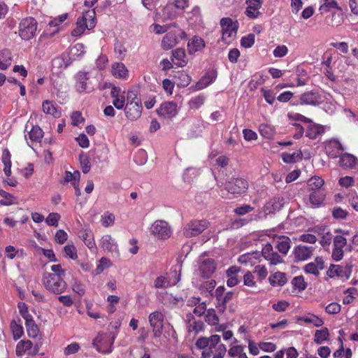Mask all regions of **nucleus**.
<instances>
[{
	"instance_id": "obj_1",
	"label": "nucleus",
	"mask_w": 358,
	"mask_h": 358,
	"mask_svg": "<svg viewBox=\"0 0 358 358\" xmlns=\"http://www.w3.org/2000/svg\"><path fill=\"white\" fill-rule=\"evenodd\" d=\"M220 337L218 335H212L210 337H201L196 342V346L202 349V358H222L227 348L224 345L219 344Z\"/></svg>"
},
{
	"instance_id": "obj_2",
	"label": "nucleus",
	"mask_w": 358,
	"mask_h": 358,
	"mask_svg": "<svg viewBox=\"0 0 358 358\" xmlns=\"http://www.w3.org/2000/svg\"><path fill=\"white\" fill-rule=\"evenodd\" d=\"M42 283L49 292L55 294L63 293L67 287L66 282L63 277L56 274H50V273L43 274Z\"/></svg>"
},
{
	"instance_id": "obj_3",
	"label": "nucleus",
	"mask_w": 358,
	"mask_h": 358,
	"mask_svg": "<svg viewBox=\"0 0 358 358\" xmlns=\"http://www.w3.org/2000/svg\"><path fill=\"white\" fill-rule=\"evenodd\" d=\"M95 25V12L94 10H88L82 17L78 18L76 27L72 31V35L73 36H79L83 34L86 29H92Z\"/></svg>"
},
{
	"instance_id": "obj_4",
	"label": "nucleus",
	"mask_w": 358,
	"mask_h": 358,
	"mask_svg": "<svg viewBox=\"0 0 358 358\" xmlns=\"http://www.w3.org/2000/svg\"><path fill=\"white\" fill-rule=\"evenodd\" d=\"M38 22L31 17L22 19L18 27L20 37L24 41L31 39L36 35Z\"/></svg>"
},
{
	"instance_id": "obj_5",
	"label": "nucleus",
	"mask_w": 358,
	"mask_h": 358,
	"mask_svg": "<svg viewBox=\"0 0 358 358\" xmlns=\"http://www.w3.org/2000/svg\"><path fill=\"white\" fill-rule=\"evenodd\" d=\"M222 31V41L230 43L236 37L238 30V22L229 17H224L220 20Z\"/></svg>"
},
{
	"instance_id": "obj_6",
	"label": "nucleus",
	"mask_w": 358,
	"mask_h": 358,
	"mask_svg": "<svg viewBox=\"0 0 358 358\" xmlns=\"http://www.w3.org/2000/svg\"><path fill=\"white\" fill-rule=\"evenodd\" d=\"M209 222L206 220H193L189 221L183 229V234L186 237L196 236L206 230Z\"/></svg>"
},
{
	"instance_id": "obj_7",
	"label": "nucleus",
	"mask_w": 358,
	"mask_h": 358,
	"mask_svg": "<svg viewBox=\"0 0 358 358\" xmlns=\"http://www.w3.org/2000/svg\"><path fill=\"white\" fill-rule=\"evenodd\" d=\"M152 234L158 239L165 240L169 238L172 234L171 228L169 223L164 220H156L151 227Z\"/></svg>"
},
{
	"instance_id": "obj_8",
	"label": "nucleus",
	"mask_w": 358,
	"mask_h": 358,
	"mask_svg": "<svg viewBox=\"0 0 358 358\" xmlns=\"http://www.w3.org/2000/svg\"><path fill=\"white\" fill-rule=\"evenodd\" d=\"M99 247L107 253H110L112 255L117 257H120V250L117 241L110 234H105L102 236L99 241Z\"/></svg>"
},
{
	"instance_id": "obj_9",
	"label": "nucleus",
	"mask_w": 358,
	"mask_h": 358,
	"mask_svg": "<svg viewBox=\"0 0 358 358\" xmlns=\"http://www.w3.org/2000/svg\"><path fill=\"white\" fill-rule=\"evenodd\" d=\"M248 182L241 178H234L225 183V190L231 194H241L248 189Z\"/></svg>"
},
{
	"instance_id": "obj_10",
	"label": "nucleus",
	"mask_w": 358,
	"mask_h": 358,
	"mask_svg": "<svg viewBox=\"0 0 358 358\" xmlns=\"http://www.w3.org/2000/svg\"><path fill=\"white\" fill-rule=\"evenodd\" d=\"M114 339V337L110 338L107 334H102L97 336L93 343L99 352L110 353L112 351Z\"/></svg>"
},
{
	"instance_id": "obj_11",
	"label": "nucleus",
	"mask_w": 358,
	"mask_h": 358,
	"mask_svg": "<svg viewBox=\"0 0 358 358\" xmlns=\"http://www.w3.org/2000/svg\"><path fill=\"white\" fill-rule=\"evenodd\" d=\"M352 273V266L346 264L345 266L338 264H331L327 273L329 278H342L348 279Z\"/></svg>"
},
{
	"instance_id": "obj_12",
	"label": "nucleus",
	"mask_w": 358,
	"mask_h": 358,
	"mask_svg": "<svg viewBox=\"0 0 358 358\" xmlns=\"http://www.w3.org/2000/svg\"><path fill=\"white\" fill-rule=\"evenodd\" d=\"M123 108L127 118L131 121L137 120L141 116L143 110L141 101L126 103Z\"/></svg>"
},
{
	"instance_id": "obj_13",
	"label": "nucleus",
	"mask_w": 358,
	"mask_h": 358,
	"mask_svg": "<svg viewBox=\"0 0 358 358\" xmlns=\"http://www.w3.org/2000/svg\"><path fill=\"white\" fill-rule=\"evenodd\" d=\"M164 314L160 311H155L149 315V322L155 337L160 336L162 334L164 327Z\"/></svg>"
},
{
	"instance_id": "obj_14",
	"label": "nucleus",
	"mask_w": 358,
	"mask_h": 358,
	"mask_svg": "<svg viewBox=\"0 0 358 358\" xmlns=\"http://www.w3.org/2000/svg\"><path fill=\"white\" fill-rule=\"evenodd\" d=\"M347 245V239L343 236H336L334 238V248L331 257L336 262L343 257V248Z\"/></svg>"
},
{
	"instance_id": "obj_15",
	"label": "nucleus",
	"mask_w": 358,
	"mask_h": 358,
	"mask_svg": "<svg viewBox=\"0 0 358 358\" xmlns=\"http://www.w3.org/2000/svg\"><path fill=\"white\" fill-rule=\"evenodd\" d=\"M215 269L216 264L214 259L200 258L199 271L203 278H209Z\"/></svg>"
},
{
	"instance_id": "obj_16",
	"label": "nucleus",
	"mask_w": 358,
	"mask_h": 358,
	"mask_svg": "<svg viewBox=\"0 0 358 358\" xmlns=\"http://www.w3.org/2000/svg\"><path fill=\"white\" fill-rule=\"evenodd\" d=\"M186 328L189 334L194 336L203 331L204 324L201 320H196L192 313L186 315Z\"/></svg>"
},
{
	"instance_id": "obj_17",
	"label": "nucleus",
	"mask_w": 358,
	"mask_h": 358,
	"mask_svg": "<svg viewBox=\"0 0 358 358\" xmlns=\"http://www.w3.org/2000/svg\"><path fill=\"white\" fill-rule=\"evenodd\" d=\"M314 250L313 247L299 245L293 250L294 262H302L310 259Z\"/></svg>"
},
{
	"instance_id": "obj_18",
	"label": "nucleus",
	"mask_w": 358,
	"mask_h": 358,
	"mask_svg": "<svg viewBox=\"0 0 358 358\" xmlns=\"http://www.w3.org/2000/svg\"><path fill=\"white\" fill-rule=\"evenodd\" d=\"M157 113L164 118H172L178 113L177 104L173 101L164 102L157 110Z\"/></svg>"
},
{
	"instance_id": "obj_19",
	"label": "nucleus",
	"mask_w": 358,
	"mask_h": 358,
	"mask_svg": "<svg viewBox=\"0 0 358 358\" xmlns=\"http://www.w3.org/2000/svg\"><path fill=\"white\" fill-rule=\"evenodd\" d=\"M245 3L247 4L245 15L251 19L257 18L261 14L259 9L263 3L262 0H246Z\"/></svg>"
},
{
	"instance_id": "obj_20",
	"label": "nucleus",
	"mask_w": 358,
	"mask_h": 358,
	"mask_svg": "<svg viewBox=\"0 0 358 358\" xmlns=\"http://www.w3.org/2000/svg\"><path fill=\"white\" fill-rule=\"evenodd\" d=\"M124 91H122L119 87L113 86L110 92L111 97L113 99V104L118 110L123 109L125 105Z\"/></svg>"
},
{
	"instance_id": "obj_21",
	"label": "nucleus",
	"mask_w": 358,
	"mask_h": 358,
	"mask_svg": "<svg viewBox=\"0 0 358 358\" xmlns=\"http://www.w3.org/2000/svg\"><path fill=\"white\" fill-rule=\"evenodd\" d=\"M88 80V73L80 71L78 73L76 87L78 92H90L93 90V87L87 82Z\"/></svg>"
},
{
	"instance_id": "obj_22",
	"label": "nucleus",
	"mask_w": 358,
	"mask_h": 358,
	"mask_svg": "<svg viewBox=\"0 0 358 358\" xmlns=\"http://www.w3.org/2000/svg\"><path fill=\"white\" fill-rule=\"evenodd\" d=\"M325 150L328 156L331 158H336L343 150L341 143L336 139L328 141L325 145Z\"/></svg>"
},
{
	"instance_id": "obj_23",
	"label": "nucleus",
	"mask_w": 358,
	"mask_h": 358,
	"mask_svg": "<svg viewBox=\"0 0 358 358\" xmlns=\"http://www.w3.org/2000/svg\"><path fill=\"white\" fill-rule=\"evenodd\" d=\"M310 192L309 202L310 206L312 208L320 207L322 204L326 196L325 189H318Z\"/></svg>"
},
{
	"instance_id": "obj_24",
	"label": "nucleus",
	"mask_w": 358,
	"mask_h": 358,
	"mask_svg": "<svg viewBox=\"0 0 358 358\" xmlns=\"http://www.w3.org/2000/svg\"><path fill=\"white\" fill-rule=\"evenodd\" d=\"M70 58L65 55L54 58L52 61V71L59 73L67 68L70 64Z\"/></svg>"
},
{
	"instance_id": "obj_25",
	"label": "nucleus",
	"mask_w": 358,
	"mask_h": 358,
	"mask_svg": "<svg viewBox=\"0 0 358 358\" xmlns=\"http://www.w3.org/2000/svg\"><path fill=\"white\" fill-rule=\"evenodd\" d=\"M300 101L301 104L318 105L321 103V96L315 92H306L301 95Z\"/></svg>"
},
{
	"instance_id": "obj_26",
	"label": "nucleus",
	"mask_w": 358,
	"mask_h": 358,
	"mask_svg": "<svg viewBox=\"0 0 358 358\" xmlns=\"http://www.w3.org/2000/svg\"><path fill=\"white\" fill-rule=\"evenodd\" d=\"M111 73L118 79L126 80L129 76V71L122 62L113 63L111 66Z\"/></svg>"
},
{
	"instance_id": "obj_27",
	"label": "nucleus",
	"mask_w": 358,
	"mask_h": 358,
	"mask_svg": "<svg viewBox=\"0 0 358 358\" xmlns=\"http://www.w3.org/2000/svg\"><path fill=\"white\" fill-rule=\"evenodd\" d=\"M206 45L203 39L198 36L192 37L187 43V51L190 55L202 50Z\"/></svg>"
},
{
	"instance_id": "obj_28",
	"label": "nucleus",
	"mask_w": 358,
	"mask_h": 358,
	"mask_svg": "<svg viewBox=\"0 0 358 358\" xmlns=\"http://www.w3.org/2000/svg\"><path fill=\"white\" fill-rule=\"evenodd\" d=\"M324 268V261L322 257H316L314 262L307 264L304 267V271L307 273L318 275L320 271Z\"/></svg>"
},
{
	"instance_id": "obj_29",
	"label": "nucleus",
	"mask_w": 358,
	"mask_h": 358,
	"mask_svg": "<svg viewBox=\"0 0 358 358\" xmlns=\"http://www.w3.org/2000/svg\"><path fill=\"white\" fill-rule=\"evenodd\" d=\"M217 73L214 69L208 70L206 74L197 83L196 87L198 90H202L210 84H212L216 79Z\"/></svg>"
},
{
	"instance_id": "obj_30",
	"label": "nucleus",
	"mask_w": 358,
	"mask_h": 358,
	"mask_svg": "<svg viewBox=\"0 0 358 358\" xmlns=\"http://www.w3.org/2000/svg\"><path fill=\"white\" fill-rule=\"evenodd\" d=\"M324 132V128L322 125L313 123L311 121L307 126L306 136L310 139H316Z\"/></svg>"
},
{
	"instance_id": "obj_31",
	"label": "nucleus",
	"mask_w": 358,
	"mask_h": 358,
	"mask_svg": "<svg viewBox=\"0 0 358 358\" xmlns=\"http://www.w3.org/2000/svg\"><path fill=\"white\" fill-rule=\"evenodd\" d=\"M84 242L85 245L92 252L96 250V245L94 241V234L93 232L89 229H84L80 236Z\"/></svg>"
},
{
	"instance_id": "obj_32",
	"label": "nucleus",
	"mask_w": 358,
	"mask_h": 358,
	"mask_svg": "<svg viewBox=\"0 0 358 358\" xmlns=\"http://www.w3.org/2000/svg\"><path fill=\"white\" fill-rule=\"evenodd\" d=\"M268 280L273 287H282L287 282L286 274L280 271L271 274L268 278Z\"/></svg>"
},
{
	"instance_id": "obj_33",
	"label": "nucleus",
	"mask_w": 358,
	"mask_h": 358,
	"mask_svg": "<svg viewBox=\"0 0 358 358\" xmlns=\"http://www.w3.org/2000/svg\"><path fill=\"white\" fill-rule=\"evenodd\" d=\"M357 158L353 155L345 153L340 156L339 164L345 169H352L356 164Z\"/></svg>"
},
{
	"instance_id": "obj_34",
	"label": "nucleus",
	"mask_w": 358,
	"mask_h": 358,
	"mask_svg": "<svg viewBox=\"0 0 358 358\" xmlns=\"http://www.w3.org/2000/svg\"><path fill=\"white\" fill-rule=\"evenodd\" d=\"M12 55L9 50L3 49L0 50V69L6 70L10 66Z\"/></svg>"
},
{
	"instance_id": "obj_35",
	"label": "nucleus",
	"mask_w": 358,
	"mask_h": 358,
	"mask_svg": "<svg viewBox=\"0 0 358 358\" xmlns=\"http://www.w3.org/2000/svg\"><path fill=\"white\" fill-rule=\"evenodd\" d=\"M331 9L341 10L336 0H320V6L319 8L320 13H328Z\"/></svg>"
},
{
	"instance_id": "obj_36",
	"label": "nucleus",
	"mask_w": 358,
	"mask_h": 358,
	"mask_svg": "<svg viewBox=\"0 0 358 358\" xmlns=\"http://www.w3.org/2000/svg\"><path fill=\"white\" fill-rule=\"evenodd\" d=\"M259 132L263 138L271 139L275 136V129L272 125L263 123L259 126Z\"/></svg>"
},
{
	"instance_id": "obj_37",
	"label": "nucleus",
	"mask_w": 358,
	"mask_h": 358,
	"mask_svg": "<svg viewBox=\"0 0 358 358\" xmlns=\"http://www.w3.org/2000/svg\"><path fill=\"white\" fill-rule=\"evenodd\" d=\"M276 248L283 255H287L290 249L291 241L287 236H280L277 240Z\"/></svg>"
},
{
	"instance_id": "obj_38",
	"label": "nucleus",
	"mask_w": 358,
	"mask_h": 358,
	"mask_svg": "<svg viewBox=\"0 0 358 358\" xmlns=\"http://www.w3.org/2000/svg\"><path fill=\"white\" fill-rule=\"evenodd\" d=\"M177 38L174 34L169 32L162 38V47L164 50H168L174 47L176 44Z\"/></svg>"
},
{
	"instance_id": "obj_39",
	"label": "nucleus",
	"mask_w": 358,
	"mask_h": 358,
	"mask_svg": "<svg viewBox=\"0 0 358 358\" xmlns=\"http://www.w3.org/2000/svg\"><path fill=\"white\" fill-rule=\"evenodd\" d=\"M175 275H177V280L173 282H171L169 280H167L166 277L163 275L157 277L154 282L155 287L157 289L166 288L173 285H175L180 280V275H177L176 273H175Z\"/></svg>"
},
{
	"instance_id": "obj_40",
	"label": "nucleus",
	"mask_w": 358,
	"mask_h": 358,
	"mask_svg": "<svg viewBox=\"0 0 358 358\" xmlns=\"http://www.w3.org/2000/svg\"><path fill=\"white\" fill-rule=\"evenodd\" d=\"M324 184V180L319 176H313L310 178L307 182L309 191H315L318 189H324L323 185Z\"/></svg>"
},
{
	"instance_id": "obj_41",
	"label": "nucleus",
	"mask_w": 358,
	"mask_h": 358,
	"mask_svg": "<svg viewBox=\"0 0 358 358\" xmlns=\"http://www.w3.org/2000/svg\"><path fill=\"white\" fill-rule=\"evenodd\" d=\"M298 320L307 324H313L315 327H322L324 324V321L322 318L313 314L300 317H299Z\"/></svg>"
},
{
	"instance_id": "obj_42",
	"label": "nucleus",
	"mask_w": 358,
	"mask_h": 358,
	"mask_svg": "<svg viewBox=\"0 0 358 358\" xmlns=\"http://www.w3.org/2000/svg\"><path fill=\"white\" fill-rule=\"evenodd\" d=\"M172 57L177 60L176 65L178 66H185L187 63L185 50L182 48H178L173 51Z\"/></svg>"
},
{
	"instance_id": "obj_43",
	"label": "nucleus",
	"mask_w": 358,
	"mask_h": 358,
	"mask_svg": "<svg viewBox=\"0 0 358 358\" xmlns=\"http://www.w3.org/2000/svg\"><path fill=\"white\" fill-rule=\"evenodd\" d=\"M43 110L45 113L51 115L55 117L59 116V112L57 110L55 105L50 101H45L42 104Z\"/></svg>"
},
{
	"instance_id": "obj_44",
	"label": "nucleus",
	"mask_w": 358,
	"mask_h": 358,
	"mask_svg": "<svg viewBox=\"0 0 358 358\" xmlns=\"http://www.w3.org/2000/svg\"><path fill=\"white\" fill-rule=\"evenodd\" d=\"M29 138L32 142H39L43 137V131L37 125L32 126L28 131Z\"/></svg>"
},
{
	"instance_id": "obj_45",
	"label": "nucleus",
	"mask_w": 358,
	"mask_h": 358,
	"mask_svg": "<svg viewBox=\"0 0 358 358\" xmlns=\"http://www.w3.org/2000/svg\"><path fill=\"white\" fill-rule=\"evenodd\" d=\"M302 157V153L300 150L293 153H282V159L284 162L287 164L294 163L300 160Z\"/></svg>"
},
{
	"instance_id": "obj_46",
	"label": "nucleus",
	"mask_w": 358,
	"mask_h": 358,
	"mask_svg": "<svg viewBox=\"0 0 358 358\" xmlns=\"http://www.w3.org/2000/svg\"><path fill=\"white\" fill-rule=\"evenodd\" d=\"M234 293L232 292H227L221 299L217 302L216 308H217L219 312L224 313L226 310V305L228 302H229L233 298Z\"/></svg>"
},
{
	"instance_id": "obj_47",
	"label": "nucleus",
	"mask_w": 358,
	"mask_h": 358,
	"mask_svg": "<svg viewBox=\"0 0 358 358\" xmlns=\"http://www.w3.org/2000/svg\"><path fill=\"white\" fill-rule=\"evenodd\" d=\"M31 341H20L16 345V355L17 356L23 355L26 351L30 350L32 348Z\"/></svg>"
},
{
	"instance_id": "obj_48",
	"label": "nucleus",
	"mask_w": 358,
	"mask_h": 358,
	"mask_svg": "<svg viewBox=\"0 0 358 358\" xmlns=\"http://www.w3.org/2000/svg\"><path fill=\"white\" fill-rule=\"evenodd\" d=\"M329 336V330L324 327L315 331L314 341L316 343L321 344L328 339Z\"/></svg>"
},
{
	"instance_id": "obj_49",
	"label": "nucleus",
	"mask_w": 358,
	"mask_h": 358,
	"mask_svg": "<svg viewBox=\"0 0 358 358\" xmlns=\"http://www.w3.org/2000/svg\"><path fill=\"white\" fill-rule=\"evenodd\" d=\"M115 215L109 212H105L101 217V222L103 227H109L114 224Z\"/></svg>"
},
{
	"instance_id": "obj_50",
	"label": "nucleus",
	"mask_w": 358,
	"mask_h": 358,
	"mask_svg": "<svg viewBox=\"0 0 358 358\" xmlns=\"http://www.w3.org/2000/svg\"><path fill=\"white\" fill-rule=\"evenodd\" d=\"M205 321L210 325H216L219 322V317L215 309H208L205 315Z\"/></svg>"
},
{
	"instance_id": "obj_51",
	"label": "nucleus",
	"mask_w": 358,
	"mask_h": 358,
	"mask_svg": "<svg viewBox=\"0 0 358 358\" xmlns=\"http://www.w3.org/2000/svg\"><path fill=\"white\" fill-rule=\"evenodd\" d=\"M205 99V96L201 94L192 98L189 101V108L194 110L199 108L204 103Z\"/></svg>"
},
{
	"instance_id": "obj_52",
	"label": "nucleus",
	"mask_w": 358,
	"mask_h": 358,
	"mask_svg": "<svg viewBox=\"0 0 358 358\" xmlns=\"http://www.w3.org/2000/svg\"><path fill=\"white\" fill-rule=\"evenodd\" d=\"M0 195L3 198V199L0 201V204L1 206H7L15 203L14 196L11 194L3 189H0Z\"/></svg>"
},
{
	"instance_id": "obj_53",
	"label": "nucleus",
	"mask_w": 358,
	"mask_h": 358,
	"mask_svg": "<svg viewBox=\"0 0 358 358\" xmlns=\"http://www.w3.org/2000/svg\"><path fill=\"white\" fill-rule=\"evenodd\" d=\"M27 334L29 337L36 338L38 333V328L34 320H29L25 322Z\"/></svg>"
},
{
	"instance_id": "obj_54",
	"label": "nucleus",
	"mask_w": 358,
	"mask_h": 358,
	"mask_svg": "<svg viewBox=\"0 0 358 358\" xmlns=\"http://www.w3.org/2000/svg\"><path fill=\"white\" fill-rule=\"evenodd\" d=\"M120 298L115 295H110L107 298L108 305L106 308L108 313H113L116 310V305L119 303Z\"/></svg>"
},
{
	"instance_id": "obj_55",
	"label": "nucleus",
	"mask_w": 358,
	"mask_h": 358,
	"mask_svg": "<svg viewBox=\"0 0 358 358\" xmlns=\"http://www.w3.org/2000/svg\"><path fill=\"white\" fill-rule=\"evenodd\" d=\"M148 159L147 153L144 150H138L134 156V161L138 165H143Z\"/></svg>"
},
{
	"instance_id": "obj_56",
	"label": "nucleus",
	"mask_w": 358,
	"mask_h": 358,
	"mask_svg": "<svg viewBox=\"0 0 358 358\" xmlns=\"http://www.w3.org/2000/svg\"><path fill=\"white\" fill-rule=\"evenodd\" d=\"M292 285L294 289L299 291H303L306 288V283L302 275L294 277L292 280Z\"/></svg>"
},
{
	"instance_id": "obj_57",
	"label": "nucleus",
	"mask_w": 358,
	"mask_h": 358,
	"mask_svg": "<svg viewBox=\"0 0 358 358\" xmlns=\"http://www.w3.org/2000/svg\"><path fill=\"white\" fill-rule=\"evenodd\" d=\"M10 327L13 331L14 340H18L22 336L24 331L23 327L21 325L17 324L15 321H13L11 322Z\"/></svg>"
},
{
	"instance_id": "obj_58",
	"label": "nucleus",
	"mask_w": 358,
	"mask_h": 358,
	"mask_svg": "<svg viewBox=\"0 0 358 358\" xmlns=\"http://www.w3.org/2000/svg\"><path fill=\"white\" fill-rule=\"evenodd\" d=\"M72 289L74 292L78 294L79 296L85 294V289L83 284H82L78 279L73 278L71 282Z\"/></svg>"
},
{
	"instance_id": "obj_59",
	"label": "nucleus",
	"mask_w": 358,
	"mask_h": 358,
	"mask_svg": "<svg viewBox=\"0 0 358 358\" xmlns=\"http://www.w3.org/2000/svg\"><path fill=\"white\" fill-rule=\"evenodd\" d=\"M255 41V36L254 34H249L245 36H243L241 40V45L245 48H251Z\"/></svg>"
},
{
	"instance_id": "obj_60",
	"label": "nucleus",
	"mask_w": 358,
	"mask_h": 358,
	"mask_svg": "<svg viewBox=\"0 0 358 358\" xmlns=\"http://www.w3.org/2000/svg\"><path fill=\"white\" fill-rule=\"evenodd\" d=\"M60 215L57 213H51L45 219V222L49 226L57 227L59 220H60Z\"/></svg>"
},
{
	"instance_id": "obj_61",
	"label": "nucleus",
	"mask_w": 358,
	"mask_h": 358,
	"mask_svg": "<svg viewBox=\"0 0 358 358\" xmlns=\"http://www.w3.org/2000/svg\"><path fill=\"white\" fill-rule=\"evenodd\" d=\"M18 308L20 314L25 320V322H28L29 320H33L32 316L29 314L28 311V308L26 303L22 302L19 303Z\"/></svg>"
},
{
	"instance_id": "obj_62",
	"label": "nucleus",
	"mask_w": 358,
	"mask_h": 358,
	"mask_svg": "<svg viewBox=\"0 0 358 358\" xmlns=\"http://www.w3.org/2000/svg\"><path fill=\"white\" fill-rule=\"evenodd\" d=\"M64 252L66 257L72 259L78 258L77 250L76 247L72 244H68L64 248Z\"/></svg>"
},
{
	"instance_id": "obj_63",
	"label": "nucleus",
	"mask_w": 358,
	"mask_h": 358,
	"mask_svg": "<svg viewBox=\"0 0 358 358\" xmlns=\"http://www.w3.org/2000/svg\"><path fill=\"white\" fill-rule=\"evenodd\" d=\"M288 53V48L285 45H278L273 51L275 57H283Z\"/></svg>"
},
{
	"instance_id": "obj_64",
	"label": "nucleus",
	"mask_w": 358,
	"mask_h": 358,
	"mask_svg": "<svg viewBox=\"0 0 358 358\" xmlns=\"http://www.w3.org/2000/svg\"><path fill=\"white\" fill-rule=\"evenodd\" d=\"M348 201L352 207L358 211V196L355 192L349 193Z\"/></svg>"
}]
</instances>
